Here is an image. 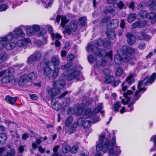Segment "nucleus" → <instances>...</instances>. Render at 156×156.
<instances>
[{"label": "nucleus", "instance_id": "obj_1", "mask_svg": "<svg viewBox=\"0 0 156 156\" xmlns=\"http://www.w3.org/2000/svg\"><path fill=\"white\" fill-rule=\"evenodd\" d=\"M105 136L104 134L100 136L99 140L100 142L96 146V151L97 152L101 151L105 153L107 151L110 154H113V156H118L121 153V151L120 147L117 146L115 144L116 143V138L115 136L113 137L111 140L110 141L109 139H107L104 142V140Z\"/></svg>", "mask_w": 156, "mask_h": 156}, {"label": "nucleus", "instance_id": "obj_2", "mask_svg": "<svg viewBox=\"0 0 156 156\" xmlns=\"http://www.w3.org/2000/svg\"><path fill=\"white\" fill-rule=\"evenodd\" d=\"M156 78V73H154L150 77L148 76H146L143 80H140L138 83L137 88L138 90H137L135 93V98L128 105V108L133 106L135 102L137 101L140 97L142 94L140 92L142 91H145L146 89L144 87H141L142 86H144L148 84H151L154 82Z\"/></svg>", "mask_w": 156, "mask_h": 156}, {"label": "nucleus", "instance_id": "obj_3", "mask_svg": "<svg viewBox=\"0 0 156 156\" xmlns=\"http://www.w3.org/2000/svg\"><path fill=\"white\" fill-rule=\"evenodd\" d=\"M73 64L71 62L67 63L65 65L62 66L61 67L62 69H66L68 73V79L70 81L76 77L80 74V72L76 70V68L72 66Z\"/></svg>", "mask_w": 156, "mask_h": 156}, {"label": "nucleus", "instance_id": "obj_4", "mask_svg": "<svg viewBox=\"0 0 156 156\" xmlns=\"http://www.w3.org/2000/svg\"><path fill=\"white\" fill-rule=\"evenodd\" d=\"M65 85V82L62 79L59 80L54 82L53 85L55 87L48 90V93L49 94L51 98H53L60 94V89L63 88Z\"/></svg>", "mask_w": 156, "mask_h": 156}, {"label": "nucleus", "instance_id": "obj_5", "mask_svg": "<svg viewBox=\"0 0 156 156\" xmlns=\"http://www.w3.org/2000/svg\"><path fill=\"white\" fill-rule=\"evenodd\" d=\"M37 76L36 73L30 72L28 75L26 74L22 76L19 80V84L20 86H24L28 81H31L35 79Z\"/></svg>", "mask_w": 156, "mask_h": 156}, {"label": "nucleus", "instance_id": "obj_6", "mask_svg": "<svg viewBox=\"0 0 156 156\" xmlns=\"http://www.w3.org/2000/svg\"><path fill=\"white\" fill-rule=\"evenodd\" d=\"M14 80V84H16L17 82L16 81L14 80V76L12 75L11 73L7 74L3 77L1 80V82L2 83H10L13 80Z\"/></svg>", "mask_w": 156, "mask_h": 156}, {"label": "nucleus", "instance_id": "obj_7", "mask_svg": "<svg viewBox=\"0 0 156 156\" xmlns=\"http://www.w3.org/2000/svg\"><path fill=\"white\" fill-rule=\"evenodd\" d=\"M40 29V26L37 25H33L32 27H28L26 29L27 33L28 35L32 36L39 30Z\"/></svg>", "mask_w": 156, "mask_h": 156}, {"label": "nucleus", "instance_id": "obj_8", "mask_svg": "<svg viewBox=\"0 0 156 156\" xmlns=\"http://www.w3.org/2000/svg\"><path fill=\"white\" fill-rule=\"evenodd\" d=\"M119 21L116 19L111 20L107 26L106 28L108 30H113L119 25Z\"/></svg>", "mask_w": 156, "mask_h": 156}, {"label": "nucleus", "instance_id": "obj_9", "mask_svg": "<svg viewBox=\"0 0 156 156\" xmlns=\"http://www.w3.org/2000/svg\"><path fill=\"white\" fill-rule=\"evenodd\" d=\"M112 51L111 50L108 52L103 58L101 62V66L102 67L104 66L109 59H110V60H112Z\"/></svg>", "mask_w": 156, "mask_h": 156}, {"label": "nucleus", "instance_id": "obj_10", "mask_svg": "<svg viewBox=\"0 0 156 156\" xmlns=\"http://www.w3.org/2000/svg\"><path fill=\"white\" fill-rule=\"evenodd\" d=\"M126 37L127 38V41L129 45H133L136 42V37L132 34L128 33L126 34Z\"/></svg>", "mask_w": 156, "mask_h": 156}, {"label": "nucleus", "instance_id": "obj_11", "mask_svg": "<svg viewBox=\"0 0 156 156\" xmlns=\"http://www.w3.org/2000/svg\"><path fill=\"white\" fill-rule=\"evenodd\" d=\"M147 23V21L145 20L143 21L138 20L132 24L131 27L133 29H134L137 27H142L146 26Z\"/></svg>", "mask_w": 156, "mask_h": 156}, {"label": "nucleus", "instance_id": "obj_12", "mask_svg": "<svg viewBox=\"0 0 156 156\" xmlns=\"http://www.w3.org/2000/svg\"><path fill=\"white\" fill-rule=\"evenodd\" d=\"M121 50L125 53H127L129 55L133 54L135 51L134 48L126 45L122 46L121 47Z\"/></svg>", "mask_w": 156, "mask_h": 156}, {"label": "nucleus", "instance_id": "obj_13", "mask_svg": "<svg viewBox=\"0 0 156 156\" xmlns=\"http://www.w3.org/2000/svg\"><path fill=\"white\" fill-rule=\"evenodd\" d=\"M31 42V40L28 38H23L19 40L16 43V45L19 47H22L27 45Z\"/></svg>", "mask_w": 156, "mask_h": 156}, {"label": "nucleus", "instance_id": "obj_14", "mask_svg": "<svg viewBox=\"0 0 156 156\" xmlns=\"http://www.w3.org/2000/svg\"><path fill=\"white\" fill-rule=\"evenodd\" d=\"M133 94V92L130 90H128L127 92L124 93L123 94V96L124 97L126 98L127 100L126 101V102H125V100L124 99H122L121 100V102L122 104L124 105H126L127 104L130 100L131 98L130 97L128 96Z\"/></svg>", "mask_w": 156, "mask_h": 156}, {"label": "nucleus", "instance_id": "obj_15", "mask_svg": "<svg viewBox=\"0 0 156 156\" xmlns=\"http://www.w3.org/2000/svg\"><path fill=\"white\" fill-rule=\"evenodd\" d=\"M60 62L58 56L57 55L52 56L51 59V61L49 63L52 65L54 66L53 68L56 67V66L58 65Z\"/></svg>", "mask_w": 156, "mask_h": 156}, {"label": "nucleus", "instance_id": "obj_16", "mask_svg": "<svg viewBox=\"0 0 156 156\" xmlns=\"http://www.w3.org/2000/svg\"><path fill=\"white\" fill-rule=\"evenodd\" d=\"M51 105L53 108L56 111L59 110L62 108L61 104L58 102L56 99L53 98L51 101Z\"/></svg>", "mask_w": 156, "mask_h": 156}, {"label": "nucleus", "instance_id": "obj_17", "mask_svg": "<svg viewBox=\"0 0 156 156\" xmlns=\"http://www.w3.org/2000/svg\"><path fill=\"white\" fill-rule=\"evenodd\" d=\"M13 34L14 35V37H17L18 36L23 37L25 35V34L23 31L20 28H18L15 30L13 32Z\"/></svg>", "mask_w": 156, "mask_h": 156}, {"label": "nucleus", "instance_id": "obj_18", "mask_svg": "<svg viewBox=\"0 0 156 156\" xmlns=\"http://www.w3.org/2000/svg\"><path fill=\"white\" fill-rule=\"evenodd\" d=\"M17 98V97H12L7 95L5 97V101H7L9 104L13 105L15 103Z\"/></svg>", "mask_w": 156, "mask_h": 156}, {"label": "nucleus", "instance_id": "obj_19", "mask_svg": "<svg viewBox=\"0 0 156 156\" xmlns=\"http://www.w3.org/2000/svg\"><path fill=\"white\" fill-rule=\"evenodd\" d=\"M107 38L111 40H113L115 38L116 34L114 30H108L106 32Z\"/></svg>", "mask_w": 156, "mask_h": 156}, {"label": "nucleus", "instance_id": "obj_20", "mask_svg": "<svg viewBox=\"0 0 156 156\" xmlns=\"http://www.w3.org/2000/svg\"><path fill=\"white\" fill-rule=\"evenodd\" d=\"M114 77L112 75H108L105 78L104 81L105 83L112 84L115 80Z\"/></svg>", "mask_w": 156, "mask_h": 156}, {"label": "nucleus", "instance_id": "obj_21", "mask_svg": "<svg viewBox=\"0 0 156 156\" xmlns=\"http://www.w3.org/2000/svg\"><path fill=\"white\" fill-rule=\"evenodd\" d=\"M14 37V35L13 34H12L10 33L4 37H2L1 38L0 37V40L1 39L2 41L5 44L6 41H11Z\"/></svg>", "mask_w": 156, "mask_h": 156}, {"label": "nucleus", "instance_id": "obj_22", "mask_svg": "<svg viewBox=\"0 0 156 156\" xmlns=\"http://www.w3.org/2000/svg\"><path fill=\"white\" fill-rule=\"evenodd\" d=\"M77 122H74L68 129L67 131V133H69V134H71L73 133V132L76 130V128H77Z\"/></svg>", "mask_w": 156, "mask_h": 156}, {"label": "nucleus", "instance_id": "obj_23", "mask_svg": "<svg viewBox=\"0 0 156 156\" xmlns=\"http://www.w3.org/2000/svg\"><path fill=\"white\" fill-rule=\"evenodd\" d=\"M134 81L135 80L133 75L131 74L127 77L126 81L124 82H125L126 83H128L130 85L132 83H133L134 82Z\"/></svg>", "mask_w": 156, "mask_h": 156}, {"label": "nucleus", "instance_id": "obj_24", "mask_svg": "<svg viewBox=\"0 0 156 156\" xmlns=\"http://www.w3.org/2000/svg\"><path fill=\"white\" fill-rule=\"evenodd\" d=\"M7 140V136L5 133H0V145L5 144Z\"/></svg>", "mask_w": 156, "mask_h": 156}, {"label": "nucleus", "instance_id": "obj_25", "mask_svg": "<svg viewBox=\"0 0 156 156\" xmlns=\"http://www.w3.org/2000/svg\"><path fill=\"white\" fill-rule=\"evenodd\" d=\"M156 2V0H149L148 2V4L150 7V9L151 10H154L156 8V4L155 3Z\"/></svg>", "mask_w": 156, "mask_h": 156}, {"label": "nucleus", "instance_id": "obj_26", "mask_svg": "<svg viewBox=\"0 0 156 156\" xmlns=\"http://www.w3.org/2000/svg\"><path fill=\"white\" fill-rule=\"evenodd\" d=\"M77 21L76 20L73 21L71 23L70 28L71 30L73 31H76L77 28Z\"/></svg>", "mask_w": 156, "mask_h": 156}, {"label": "nucleus", "instance_id": "obj_27", "mask_svg": "<svg viewBox=\"0 0 156 156\" xmlns=\"http://www.w3.org/2000/svg\"><path fill=\"white\" fill-rule=\"evenodd\" d=\"M136 14L135 13L129 14L127 18V21L128 23H131L134 21L136 17Z\"/></svg>", "mask_w": 156, "mask_h": 156}, {"label": "nucleus", "instance_id": "obj_28", "mask_svg": "<svg viewBox=\"0 0 156 156\" xmlns=\"http://www.w3.org/2000/svg\"><path fill=\"white\" fill-rule=\"evenodd\" d=\"M98 47L95 44H89L87 46V52L90 51L95 52V51H96L97 50H98Z\"/></svg>", "mask_w": 156, "mask_h": 156}, {"label": "nucleus", "instance_id": "obj_29", "mask_svg": "<svg viewBox=\"0 0 156 156\" xmlns=\"http://www.w3.org/2000/svg\"><path fill=\"white\" fill-rule=\"evenodd\" d=\"M122 57L119 54L115 55L114 57V61L117 64H119L122 62Z\"/></svg>", "mask_w": 156, "mask_h": 156}, {"label": "nucleus", "instance_id": "obj_30", "mask_svg": "<svg viewBox=\"0 0 156 156\" xmlns=\"http://www.w3.org/2000/svg\"><path fill=\"white\" fill-rule=\"evenodd\" d=\"M5 48L7 50H10L14 48L16 46V44L13 42H11L7 44L5 43Z\"/></svg>", "mask_w": 156, "mask_h": 156}, {"label": "nucleus", "instance_id": "obj_31", "mask_svg": "<svg viewBox=\"0 0 156 156\" xmlns=\"http://www.w3.org/2000/svg\"><path fill=\"white\" fill-rule=\"evenodd\" d=\"M151 39V37L149 35H147L144 32H142L140 34V39L141 40L145 39L146 40H149Z\"/></svg>", "mask_w": 156, "mask_h": 156}, {"label": "nucleus", "instance_id": "obj_32", "mask_svg": "<svg viewBox=\"0 0 156 156\" xmlns=\"http://www.w3.org/2000/svg\"><path fill=\"white\" fill-rule=\"evenodd\" d=\"M35 60V61H39L41 56V54L39 51H36L32 55Z\"/></svg>", "mask_w": 156, "mask_h": 156}, {"label": "nucleus", "instance_id": "obj_33", "mask_svg": "<svg viewBox=\"0 0 156 156\" xmlns=\"http://www.w3.org/2000/svg\"><path fill=\"white\" fill-rule=\"evenodd\" d=\"M105 53V51L104 49H99L98 48V50L95 51V54L98 56H102Z\"/></svg>", "mask_w": 156, "mask_h": 156}, {"label": "nucleus", "instance_id": "obj_34", "mask_svg": "<svg viewBox=\"0 0 156 156\" xmlns=\"http://www.w3.org/2000/svg\"><path fill=\"white\" fill-rule=\"evenodd\" d=\"M122 61L125 62H129L130 59V57L124 52L122 53Z\"/></svg>", "mask_w": 156, "mask_h": 156}, {"label": "nucleus", "instance_id": "obj_35", "mask_svg": "<svg viewBox=\"0 0 156 156\" xmlns=\"http://www.w3.org/2000/svg\"><path fill=\"white\" fill-rule=\"evenodd\" d=\"M70 147H71L69 145H63L62 146V151L64 153H67L70 151Z\"/></svg>", "mask_w": 156, "mask_h": 156}, {"label": "nucleus", "instance_id": "obj_36", "mask_svg": "<svg viewBox=\"0 0 156 156\" xmlns=\"http://www.w3.org/2000/svg\"><path fill=\"white\" fill-rule=\"evenodd\" d=\"M50 65H49L48 67L44 68L43 70L45 76H47L51 73L52 70L50 68Z\"/></svg>", "mask_w": 156, "mask_h": 156}, {"label": "nucleus", "instance_id": "obj_37", "mask_svg": "<svg viewBox=\"0 0 156 156\" xmlns=\"http://www.w3.org/2000/svg\"><path fill=\"white\" fill-rule=\"evenodd\" d=\"M8 56L7 54L3 53L0 55V63H2L5 61L8 58Z\"/></svg>", "mask_w": 156, "mask_h": 156}, {"label": "nucleus", "instance_id": "obj_38", "mask_svg": "<svg viewBox=\"0 0 156 156\" xmlns=\"http://www.w3.org/2000/svg\"><path fill=\"white\" fill-rule=\"evenodd\" d=\"M91 110L90 108H87L84 110H83L81 113L83 115H86V117L87 118H89L88 115L90 113Z\"/></svg>", "mask_w": 156, "mask_h": 156}, {"label": "nucleus", "instance_id": "obj_39", "mask_svg": "<svg viewBox=\"0 0 156 156\" xmlns=\"http://www.w3.org/2000/svg\"><path fill=\"white\" fill-rule=\"evenodd\" d=\"M79 146L78 144L74 145L72 148L70 147V151L71 154H76L78 151L79 148Z\"/></svg>", "mask_w": 156, "mask_h": 156}, {"label": "nucleus", "instance_id": "obj_40", "mask_svg": "<svg viewBox=\"0 0 156 156\" xmlns=\"http://www.w3.org/2000/svg\"><path fill=\"white\" fill-rule=\"evenodd\" d=\"M54 68V70H53L52 77L54 79H55L58 75L59 68L57 67H55Z\"/></svg>", "mask_w": 156, "mask_h": 156}, {"label": "nucleus", "instance_id": "obj_41", "mask_svg": "<svg viewBox=\"0 0 156 156\" xmlns=\"http://www.w3.org/2000/svg\"><path fill=\"white\" fill-rule=\"evenodd\" d=\"M86 107V106L84 103H82L80 104H78L77 106L78 111L80 113H81Z\"/></svg>", "mask_w": 156, "mask_h": 156}, {"label": "nucleus", "instance_id": "obj_42", "mask_svg": "<svg viewBox=\"0 0 156 156\" xmlns=\"http://www.w3.org/2000/svg\"><path fill=\"white\" fill-rule=\"evenodd\" d=\"M73 120V119L72 117H69L66 120L65 125L66 127H68L72 123Z\"/></svg>", "mask_w": 156, "mask_h": 156}, {"label": "nucleus", "instance_id": "obj_43", "mask_svg": "<svg viewBox=\"0 0 156 156\" xmlns=\"http://www.w3.org/2000/svg\"><path fill=\"white\" fill-rule=\"evenodd\" d=\"M117 5L119 9L122 10L123 9H126L127 8L126 5L125 6V5L122 1H120L119 2L117 3Z\"/></svg>", "mask_w": 156, "mask_h": 156}, {"label": "nucleus", "instance_id": "obj_44", "mask_svg": "<svg viewBox=\"0 0 156 156\" xmlns=\"http://www.w3.org/2000/svg\"><path fill=\"white\" fill-rule=\"evenodd\" d=\"M126 5H127L128 7L131 10H133L135 8V2L134 1L131 2L129 4L128 2H126Z\"/></svg>", "mask_w": 156, "mask_h": 156}, {"label": "nucleus", "instance_id": "obj_45", "mask_svg": "<svg viewBox=\"0 0 156 156\" xmlns=\"http://www.w3.org/2000/svg\"><path fill=\"white\" fill-rule=\"evenodd\" d=\"M103 104L102 103L100 104L99 105L96 107L94 110L93 112L94 114H97L99 112L102 108Z\"/></svg>", "mask_w": 156, "mask_h": 156}, {"label": "nucleus", "instance_id": "obj_46", "mask_svg": "<svg viewBox=\"0 0 156 156\" xmlns=\"http://www.w3.org/2000/svg\"><path fill=\"white\" fill-rule=\"evenodd\" d=\"M87 18L86 17H80L78 21L80 25L84 26L86 24V21Z\"/></svg>", "mask_w": 156, "mask_h": 156}, {"label": "nucleus", "instance_id": "obj_47", "mask_svg": "<svg viewBox=\"0 0 156 156\" xmlns=\"http://www.w3.org/2000/svg\"><path fill=\"white\" fill-rule=\"evenodd\" d=\"M60 147L59 145H57L53 148V151L54 153L52 154L51 156H58L59 154L58 152V149Z\"/></svg>", "mask_w": 156, "mask_h": 156}, {"label": "nucleus", "instance_id": "obj_48", "mask_svg": "<svg viewBox=\"0 0 156 156\" xmlns=\"http://www.w3.org/2000/svg\"><path fill=\"white\" fill-rule=\"evenodd\" d=\"M68 22V20L66 17L65 16H62L61 18V23L62 27L63 28L65 25Z\"/></svg>", "mask_w": 156, "mask_h": 156}, {"label": "nucleus", "instance_id": "obj_49", "mask_svg": "<svg viewBox=\"0 0 156 156\" xmlns=\"http://www.w3.org/2000/svg\"><path fill=\"white\" fill-rule=\"evenodd\" d=\"M10 73L11 71L9 69L2 70L0 72V77L4 76Z\"/></svg>", "mask_w": 156, "mask_h": 156}, {"label": "nucleus", "instance_id": "obj_50", "mask_svg": "<svg viewBox=\"0 0 156 156\" xmlns=\"http://www.w3.org/2000/svg\"><path fill=\"white\" fill-rule=\"evenodd\" d=\"M51 35L53 40H54L55 38L60 39L62 38V36L59 34H54L53 33H51Z\"/></svg>", "mask_w": 156, "mask_h": 156}, {"label": "nucleus", "instance_id": "obj_51", "mask_svg": "<svg viewBox=\"0 0 156 156\" xmlns=\"http://www.w3.org/2000/svg\"><path fill=\"white\" fill-rule=\"evenodd\" d=\"M111 41H104L103 45L106 48L109 49L111 48Z\"/></svg>", "mask_w": 156, "mask_h": 156}, {"label": "nucleus", "instance_id": "obj_52", "mask_svg": "<svg viewBox=\"0 0 156 156\" xmlns=\"http://www.w3.org/2000/svg\"><path fill=\"white\" fill-rule=\"evenodd\" d=\"M91 124V122L90 121L87 120H85L83 123V126L84 128L86 129L90 127Z\"/></svg>", "mask_w": 156, "mask_h": 156}, {"label": "nucleus", "instance_id": "obj_53", "mask_svg": "<svg viewBox=\"0 0 156 156\" xmlns=\"http://www.w3.org/2000/svg\"><path fill=\"white\" fill-rule=\"evenodd\" d=\"M121 102L120 101H117L114 104V109L115 112H117L119 110V108L121 106Z\"/></svg>", "mask_w": 156, "mask_h": 156}, {"label": "nucleus", "instance_id": "obj_54", "mask_svg": "<svg viewBox=\"0 0 156 156\" xmlns=\"http://www.w3.org/2000/svg\"><path fill=\"white\" fill-rule=\"evenodd\" d=\"M35 60L32 55H31L27 58V63L28 64L30 65L34 63Z\"/></svg>", "mask_w": 156, "mask_h": 156}, {"label": "nucleus", "instance_id": "obj_55", "mask_svg": "<svg viewBox=\"0 0 156 156\" xmlns=\"http://www.w3.org/2000/svg\"><path fill=\"white\" fill-rule=\"evenodd\" d=\"M104 41L102 39L99 38L96 41L95 43L97 46L103 45Z\"/></svg>", "mask_w": 156, "mask_h": 156}, {"label": "nucleus", "instance_id": "obj_56", "mask_svg": "<svg viewBox=\"0 0 156 156\" xmlns=\"http://www.w3.org/2000/svg\"><path fill=\"white\" fill-rule=\"evenodd\" d=\"M15 154V151L14 149H11L10 152H7L6 155L3 156H13Z\"/></svg>", "mask_w": 156, "mask_h": 156}, {"label": "nucleus", "instance_id": "obj_57", "mask_svg": "<svg viewBox=\"0 0 156 156\" xmlns=\"http://www.w3.org/2000/svg\"><path fill=\"white\" fill-rule=\"evenodd\" d=\"M85 121V119L83 117H81L79 118L77 122L78 123V125H80L83 126Z\"/></svg>", "mask_w": 156, "mask_h": 156}, {"label": "nucleus", "instance_id": "obj_58", "mask_svg": "<svg viewBox=\"0 0 156 156\" xmlns=\"http://www.w3.org/2000/svg\"><path fill=\"white\" fill-rule=\"evenodd\" d=\"M123 73V70L122 68H119L117 69L115 72V75L116 76H121Z\"/></svg>", "mask_w": 156, "mask_h": 156}, {"label": "nucleus", "instance_id": "obj_59", "mask_svg": "<svg viewBox=\"0 0 156 156\" xmlns=\"http://www.w3.org/2000/svg\"><path fill=\"white\" fill-rule=\"evenodd\" d=\"M8 8V7L6 5L2 4L0 5V11H5Z\"/></svg>", "mask_w": 156, "mask_h": 156}, {"label": "nucleus", "instance_id": "obj_60", "mask_svg": "<svg viewBox=\"0 0 156 156\" xmlns=\"http://www.w3.org/2000/svg\"><path fill=\"white\" fill-rule=\"evenodd\" d=\"M46 33V31L44 29L41 30L37 34L38 37H41L44 35Z\"/></svg>", "mask_w": 156, "mask_h": 156}, {"label": "nucleus", "instance_id": "obj_61", "mask_svg": "<svg viewBox=\"0 0 156 156\" xmlns=\"http://www.w3.org/2000/svg\"><path fill=\"white\" fill-rule=\"evenodd\" d=\"M89 62L91 63H93L95 60V58L92 54L90 55L88 57Z\"/></svg>", "mask_w": 156, "mask_h": 156}, {"label": "nucleus", "instance_id": "obj_62", "mask_svg": "<svg viewBox=\"0 0 156 156\" xmlns=\"http://www.w3.org/2000/svg\"><path fill=\"white\" fill-rule=\"evenodd\" d=\"M93 99H90L86 101L85 104L86 107L88 106L91 104L93 102Z\"/></svg>", "mask_w": 156, "mask_h": 156}, {"label": "nucleus", "instance_id": "obj_63", "mask_svg": "<svg viewBox=\"0 0 156 156\" xmlns=\"http://www.w3.org/2000/svg\"><path fill=\"white\" fill-rule=\"evenodd\" d=\"M103 72L104 73L105 75V76H107V75H108L110 72V70L107 68H105L104 69Z\"/></svg>", "mask_w": 156, "mask_h": 156}, {"label": "nucleus", "instance_id": "obj_64", "mask_svg": "<svg viewBox=\"0 0 156 156\" xmlns=\"http://www.w3.org/2000/svg\"><path fill=\"white\" fill-rule=\"evenodd\" d=\"M120 82V81L119 80H116L113 81V83L112 84V86L114 87H115L117 86L119 83Z\"/></svg>", "mask_w": 156, "mask_h": 156}]
</instances>
